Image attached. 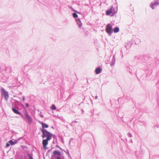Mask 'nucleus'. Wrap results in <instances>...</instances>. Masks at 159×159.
<instances>
[{"instance_id":"nucleus-1","label":"nucleus","mask_w":159,"mask_h":159,"mask_svg":"<svg viewBox=\"0 0 159 159\" xmlns=\"http://www.w3.org/2000/svg\"><path fill=\"white\" fill-rule=\"evenodd\" d=\"M41 131L43 134L42 137L43 138L46 137V139L47 140H50L51 139L52 134L51 133L43 129H42Z\"/></svg>"},{"instance_id":"nucleus-2","label":"nucleus","mask_w":159,"mask_h":159,"mask_svg":"<svg viewBox=\"0 0 159 159\" xmlns=\"http://www.w3.org/2000/svg\"><path fill=\"white\" fill-rule=\"evenodd\" d=\"M49 140H47V139L43 140L42 141V144L43 146V148L44 149H46L47 148V145L48 144V141Z\"/></svg>"},{"instance_id":"nucleus-3","label":"nucleus","mask_w":159,"mask_h":159,"mask_svg":"<svg viewBox=\"0 0 159 159\" xmlns=\"http://www.w3.org/2000/svg\"><path fill=\"white\" fill-rule=\"evenodd\" d=\"M1 90L3 94L4 95L5 98L7 99L9 97L7 92H6L3 88H2Z\"/></svg>"},{"instance_id":"nucleus-4","label":"nucleus","mask_w":159,"mask_h":159,"mask_svg":"<svg viewBox=\"0 0 159 159\" xmlns=\"http://www.w3.org/2000/svg\"><path fill=\"white\" fill-rule=\"evenodd\" d=\"M53 155L55 157H56L57 156H60L61 155V153L60 151H55L53 152Z\"/></svg>"},{"instance_id":"nucleus-5","label":"nucleus","mask_w":159,"mask_h":159,"mask_svg":"<svg viewBox=\"0 0 159 159\" xmlns=\"http://www.w3.org/2000/svg\"><path fill=\"white\" fill-rule=\"evenodd\" d=\"M25 116L29 122H32V120L31 117L29 116L28 113H26L25 114Z\"/></svg>"},{"instance_id":"nucleus-6","label":"nucleus","mask_w":159,"mask_h":159,"mask_svg":"<svg viewBox=\"0 0 159 159\" xmlns=\"http://www.w3.org/2000/svg\"><path fill=\"white\" fill-rule=\"evenodd\" d=\"M102 69L99 68H96L95 70L96 74H99L102 71Z\"/></svg>"},{"instance_id":"nucleus-7","label":"nucleus","mask_w":159,"mask_h":159,"mask_svg":"<svg viewBox=\"0 0 159 159\" xmlns=\"http://www.w3.org/2000/svg\"><path fill=\"white\" fill-rule=\"evenodd\" d=\"M40 124H41L42 125V128L43 129H44L45 128H48V125L46 124H44L43 122H41Z\"/></svg>"},{"instance_id":"nucleus-8","label":"nucleus","mask_w":159,"mask_h":159,"mask_svg":"<svg viewBox=\"0 0 159 159\" xmlns=\"http://www.w3.org/2000/svg\"><path fill=\"white\" fill-rule=\"evenodd\" d=\"M12 110L14 112V113H16V114H18V115L21 114L20 113L19 111H18L16 109L14 108H12Z\"/></svg>"},{"instance_id":"nucleus-9","label":"nucleus","mask_w":159,"mask_h":159,"mask_svg":"<svg viewBox=\"0 0 159 159\" xmlns=\"http://www.w3.org/2000/svg\"><path fill=\"white\" fill-rule=\"evenodd\" d=\"M115 12L114 11V10H113L112 8H111V9H110V15L111 16L113 15L114 13H115Z\"/></svg>"},{"instance_id":"nucleus-10","label":"nucleus","mask_w":159,"mask_h":159,"mask_svg":"<svg viewBox=\"0 0 159 159\" xmlns=\"http://www.w3.org/2000/svg\"><path fill=\"white\" fill-rule=\"evenodd\" d=\"M113 31L115 33H117L119 31V29L118 27H116L114 29Z\"/></svg>"},{"instance_id":"nucleus-11","label":"nucleus","mask_w":159,"mask_h":159,"mask_svg":"<svg viewBox=\"0 0 159 159\" xmlns=\"http://www.w3.org/2000/svg\"><path fill=\"white\" fill-rule=\"evenodd\" d=\"M9 143L11 145H13L16 144L17 143V141H16L15 142H13L11 140H10L9 141Z\"/></svg>"},{"instance_id":"nucleus-12","label":"nucleus","mask_w":159,"mask_h":159,"mask_svg":"<svg viewBox=\"0 0 159 159\" xmlns=\"http://www.w3.org/2000/svg\"><path fill=\"white\" fill-rule=\"evenodd\" d=\"M106 31L108 33H109V24H108L106 28Z\"/></svg>"},{"instance_id":"nucleus-13","label":"nucleus","mask_w":159,"mask_h":159,"mask_svg":"<svg viewBox=\"0 0 159 159\" xmlns=\"http://www.w3.org/2000/svg\"><path fill=\"white\" fill-rule=\"evenodd\" d=\"M51 108L52 110H55L56 109V106L54 105L53 104Z\"/></svg>"},{"instance_id":"nucleus-14","label":"nucleus","mask_w":159,"mask_h":159,"mask_svg":"<svg viewBox=\"0 0 159 159\" xmlns=\"http://www.w3.org/2000/svg\"><path fill=\"white\" fill-rule=\"evenodd\" d=\"M73 16L74 17L76 18L78 17V15L75 13H73Z\"/></svg>"},{"instance_id":"nucleus-15","label":"nucleus","mask_w":159,"mask_h":159,"mask_svg":"<svg viewBox=\"0 0 159 159\" xmlns=\"http://www.w3.org/2000/svg\"><path fill=\"white\" fill-rule=\"evenodd\" d=\"M28 155L29 157V159H33L32 156H31L29 154H28Z\"/></svg>"},{"instance_id":"nucleus-16","label":"nucleus","mask_w":159,"mask_h":159,"mask_svg":"<svg viewBox=\"0 0 159 159\" xmlns=\"http://www.w3.org/2000/svg\"><path fill=\"white\" fill-rule=\"evenodd\" d=\"M106 14L107 15H109V10H108L106 11Z\"/></svg>"},{"instance_id":"nucleus-17","label":"nucleus","mask_w":159,"mask_h":159,"mask_svg":"<svg viewBox=\"0 0 159 159\" xmlns=\"http://www.w3.org/2000/svg\"><path fill=\"white\" fill-rule=\"evenodd\" d=\"M9 146H10L9 144L8 143H7V144L6 145V147H9Z\"/></svg>"},{"instance_id":"nucleus-18","label":"nucleus","mask_w":159,"mask_h":159,"mask_svg":"<svg viewBox=\"0 0 159 159\" xmlns=\"http://www.w3.org/2000/svg\"><path fill=\"white\" fill-rule=\"evenodd\" d=\"M111 29H112L111 27V26H110V33L112 32V31H111Z\"/></svg>"},{"instance_id":"nucleus-19","label":"nucleus","mask_w":159,"mask_h":159,"mask_svg":"<svg viewBox=\"0 0 159 159\" xmlns=\"http://www.w3.org/2000/svg\"><path fill=\"white\" fill-rule=\"evenodd\" d=\"M56 158H57V159H61V157L60 156H57Z\"/></svg>"},{"instance_id":"nucleus-20","label":"nucleus","mask_w":159,"mask_h":159,"mask_svg":"<svg viewBox=\"0 0 159 159\" xmlns=\"http://www.w3.org/2000/svg\"><path fill=\"white\" fill-rule=\"evenodd\" d=\"M26 105L27 107H29V104H27V103H26Z\"/></svg>"},{"instance_id":"nucleus-21","label":"nucleus","mask_w":159,"mask_h":159,"mask_svg":"<svg viewBox=\"0 0 159 159\" xmlns=\"http://www.w3.org/2000/svg\"><path fill=\"white\" fill-rule=\"evenodd\" d=\"M82 25L81 24H80V25H79V27L80 28H81V27H82Z\"/></svg>"},{"instance_id":"nucleus-22","label":"nucleus","mask_w":159,"mask_h":159,"mask_svg":"<svg viewBox=\"0 0 159 159\" xmlns=\"http://www.w3.org/2000/svg\"><path fill=\"white\" fill-rule=\"evenodd\" d=\"M98 98V96H96V97H95V99H97Z\"/></svg>"},{"instance_id":"nucleus-23","label":"nucleus","mask_w":159,"mask_h":159,"mask_svg":"<svg viewBox=\"0 0 159 159\" xmlns=\"http://www.w3.org/2000/svg\"><path fill=\"white\" fill-rule=\"evenodd\" d=\"M23 99V101H25V98H23V99Z\"/></svg>"},{"instance_id":"nucleus-24","label":"nucleus","mask_w":159,"mask_h":159,"mask_svg":"<svg viewBox=\"0 0 159 159\" xmlns=\"http://www.w3.org/2000/svg\"><path fill=\"white\" fill-rule=\"evenodd\" d=\"M151 7L152 8V9H154V7H153V5Z\"/></svg>"},{"instance_id":"nucleus-25","label":"nucleus","mask_w":159,"mask_h":159,"mask_svg":"<svg viewBox=\"0 0 159 159\" xmlns=\"http://www.w3.org/2000/svg\"><path fill=\"white\" fill-rule=\"evenodd\" d=\"M79 20V23H80V20Z\"/></svg>"},{"instance_id":"nucleus-26","label":"nucleus","mask_w":159,"mask_h":159,"mask_svg":"<svg viewBox=\"0 0 159 159\" xmlns=\"http://www.w3.org/2000/svg\"><path fill=\"white\" fill-rule=\"evenodd\" d=\"M11 159H12V158H11Z\"/></svg>"}]
</instances>
